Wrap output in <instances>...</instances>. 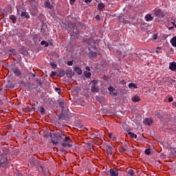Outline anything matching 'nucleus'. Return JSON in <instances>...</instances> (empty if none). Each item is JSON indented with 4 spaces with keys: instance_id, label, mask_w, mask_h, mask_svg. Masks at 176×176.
Masks as SVG:
<instances>
[{
    "instance_id": "9b49d317",
    "label": "nucleus",
    "mask_w": 176,
    "mask_h": 176,
    "mask_svg": "<svg viewBox=\"0 0 176 176\" xmlns=\"http://www.w3.org/2000/svg\"><path fill=\"white\" fill-rule=\"evenodd\" d=\"M113 149V148H112V146H108L106 148L107 154L112 155V153H113V152L112 151Z\"/></svg>"
},
{
    "instance_id": "ddd939ff",
    "label": "nucleus",
    "mask_w": 176,
    "mask_h": 176,
    "mask_svg": "<svg viewBox=\"0 0 176 176\" xmlns=\"http://www.w3.org/2000/svg\"><path fill=\"white\" fill-rule=\"evenodd\" d=\"M91 91H92L93 93H98V91H100V89L98 87L92 86L91 87Z\"/></svg>"
},
{
    "instance_id": "8fccbe9b",
    "label": "nucleus",
    "mask_w": 176,
    "mask_h": 176,
    "mask_svg": "<svg viewBox=\"0 0 176 176\" xmlns=\"http://www.w3.org/2000/svg\"><path fill=\"white\" fill-rule=\"evenodd\" d=\"M121 82H122V83H124V80H122L121 81Z\"/></svg>"
},
{
    "instance_id": "603ef678",
    "label": "nucleus",
    "mask_w": 176,
    "mask_h": 176,
    "mask_svg": "<svg viewBox=\"0 0 176 176\" xmlns=\"http://www.w3.org/2000/svg\"><path fill=\"white\" fill-rule=\"evenodd\" d=\"M173 105H175L176 107V102H173Z\"/></svg>"
},
{
    "instance_id": "393cba45",
    "label": "nucleus",
    "mask_w": 176,
    "mask_h": 176,
    "mask_svg": "<svg viewBox=\"0 0 176 176\" xmlns=\"http://www.w3.org/2000/svg\"><path fill=\"white\" fill-rule=\"evenodd\" d=\"M146 155H151V148H146L145 150Z\"/></svg>"
},
{
    "instance_id": "2f4dec72",
    "label": "nucleus",
    "mask_w": 176,
    "mask_h": 176,
    "mask_svg": "<svg viewBox=\"0 0 176 176\" xmlns=\"http://www.w3.org/2000/svg\"><path fill=\"white\" fill-rule=\"evenodd\" d=\"M119 151L122 153L124 152V148H123V147H121L119 148Z\"/></svg>"
},
{
    "instance_id": "864d4df0",
    "label": "nucleus",
    "mask_w": 176,
    "mask_h": 176,
    "mask_svg": "<svg viewBox=\"0 0 176 176\" xmlns=\"http://www.w3.org/2000/svg\"><path fill=\"white\" fill-rule=\"evenodd\" d=\"M174 151H176V148H174Z\"/></svg>"
},
{
    "instance_id": "9d476101",
    "label": "nucleus",
    "mask_w": 176,
    "mask_h": 176,
    "mask_svg": "<svg viewBox=\"0 0 176 176\" xmlns=\"http://www.w3.org/2000/svg\"><path fill=\"white\" fill-rule=\"evenodd\" d=\"M74 71L78 74V75H82L83 74V72L82 71V69L80 67H74Z\"/></svg>"
},
{
    "instance_id": "0eeeda50",
    "label": "nucleus",
    "mask_w": 176,
    "mask_h": 176,
    "mask_svg": "<svg viewBox=\"0 0 176 176\" xmlns=\"http://www.w3.org/2000/svg\"><path fill=\"white\" fill-rule=\"evenodd\" d=\"M169 69L171 71H175L176 70V63L172 62L169 63Z\"/></svg>"
},
{
    "instance_id": "4468645a",
    "label": "nucleus",
    "mask_w": 176,
    "mask_h": 176,
    "mask_svg": "<svg viewBox=\"0 0 176 176\" xmlns=\"http://www.w3.org/2000/svg\"><path fill=\"white\" fill-rule=\"evenodd\" d=\"M9 19H10V20H11L12 21L13 24H16V16H14V15H10Z\"/></svg>"
},
{
    "instance_id": "f3484780",
    "label": "nucleus",
    "mask_w": 176,
    "mask_h": 176,
    "mask_svg": "<svg viewBox=\"0 0 176 176\" xmlns=\"http://www.w3.org/2000/svg\"><path fill=\"white\" fill-rule=\"evenodd\" d=\"M170 43H171L172 46H174L175 47H176V36L173 37L170 40Z\"/></svg>"
},
{
    "instance_id": "5fc2aeb1",
    "label": "nucleus",
    "mask_w": 176,
    "mask_h": 176,
    "mask_svg": "<svg viewBox=\"0 0 176 176\" xmlns=\"http://www.w3.org/2000/svg\"><path fill=\"white\" fill-rule=\"evenodd\" d=\"M33 76H35V74H33Z\"/></svg>"
},
{
    "instance_id": "3c124183",
    "label": "nucleus",
    "mask_w": 176,
    "mask_h": 176,
    "mask_svg": "<svg viewBox=\"0 0 176 176\" xmlns=\"http://www.w3.org/2000/svg\"><path fill=\"white\" fill-rule=\"evenodd\" d=\"M56 90H61L60 88H56Z\"/></svg>"
},
{
    "instance_id": "79ce46f5",
    "label": "nucleus",
    "mask_w": 176,
    "mask_h": 176,
    "mask_svg": "<svg viewBox=\"0 0 176 176\" xmlns=\"http://www.w3.org/2000/svg\"><path fill=\"white\" fill-rule=\"evenodd\" d=\"M41 112H45V108L41 107Z\"/></svg>"
},
{
    "instance_id": "a19ab883",
    "label": "nucleus",
    "mask_w": 176,
    "mask_h": 176,
    "mask_svg": "<svg viewBox=\"0 0 176 176\" xmlns=\"http://www.w3.org/2000/svg\"><path fill=\"white\" fill-rule=\"evenodd\" d=\"M96 20H100V15H96Z\"/></svg>"
},
{
    "instance_id": "5701e85b",
    "label": "nucleus",
    "mask_w": 176,
    "mask_h": 176,
    "mask_svg": "<svg viewBox=\"0 0 176 176\" xmlns=\"http://www.w3.org/2000/svg\"><path fill=\"white\" fill-rule=\"evenodd\" d=\"M155 115L158 118V119H162L163 118V116H162V114H160V113H159V111H156Z\"/></svg>"
},
{
    "instance_id": "f704fd0d",
    "label": "nucleus",
    "mask_w": 176,
    "mask_h": 176,
    "mask_svg": "<svg viewBox=\"0 0 176 176\" xmlns=\"http://www.w3.org/2000/svg\"><path fill=\"white\" fill-rule=\"evenodd\" d=\"M75 3V0H70V4L74 5Z\"/></svg>"
},
{
    "instance_id": "6ab92c4d",
    "label": "nucleus",
    "mask_w": 176,
    "mask_h": 176,
    "mask_svg": "<svg viewBox=\"0 0 176 176\" xmlns=\"http://www.w3.org/2000/svg\"><path fill=\"white\" fill-rule=\"evenodd\" d=\"M109 138H111V140H113V141H116V137L112 134V133H110L108 134Z\"/></svg>"
},
{
    "instance_id": "f03ea898",
    "label": "nucleus",
    "mask_w": 176,
    "mask_h": 176,
    "mask_svg": "<svg viewBox=\"0 0 176 176\" xmlns=\"http://www.w3.org/2000/svg\"><path fill=\"white\" fill-rule=\"evenodd\" d=\"M0 157V166L3 168L6 167L9 162H10V160H8V154L6 153H3L1 155Z\"/></svg>"
},
{
    "instance_id": "aec40b11",
    "label": "nucleus",
    "mask_w": 176,
    "mask_h": 176,
    "mask_svg": "<svg viewBox=\"0 0 176 176\" xmlns=\"http://www.w3.org/2000/svg\"><path fill=\"white\" fill-rule=\"evenodd\" d=\"M129 89H131V87H133L134 89H138V87H137V85L135 83H130L129 85Z\"/></svg>"
},
{
    "instance_id": "37998d69",
    "label": "nucleus",
    "mask_w": 176,
    "mask_h": 176,
    "mask_svg": "<svg viewBox=\"0 0 176 176\" xmlns=\"http://www.w3.org/2000/svg\"><path fill=\"white\" fill-rule=\"evenodd\" d=\"M155 52L157 53V54H159V53H162V51L156 50Z\"/></svg>"
},
{
    "instance_id": "de8ad7c7",
    "label": "nucleus",
    "mask_w": 176,
    "mask_h": 176,
    "mask_svg": "<svg viewBox=\"0 0 176 176\" xmlns=\"http://www.w3.org/2000/svg\"><path fill=\"white\" fill-rule=\"evenodd\" d=\"M60 74H62V76H64V71H63Z\"/></svg>"
},
{
    "instance_id": "a211bd4d",
    "label": "nucleus",
    "mask_w": 176,
    "mask_h": 176,
    "mask_svg": "<svg viewBox=\"0 0 176 176\" xmlns=\"http://www.w3.org/2000/svg\"><path fill=\"white\" fill-rule=\"evenodd\" d=\"M84 75L85 76V78H91V73L89 72H84Z\"/></svg>"
},
{
    "instance_id": "473e14b6",
    "label": "nucleus",
    "mask_w": 176,
    "mask_h": 176,
    "mask_svg": "<svg viewBox=\"0 0 176 176\" xmlns=\"http://www.w3.org/2000/svg\"><path fill=\"white\" fill-rule=\"evenodd\" d=\"M45 43H46V41H42L41 42V45L42 46H43V45H45Z\"/></svg>"
},
{
    "instance_id": "f257e3e1",
    "label": "nucleus",
    "mask_w": 176,
    "mask_h": 176,
    "mask_svg": "<svg viewBox=\"0 0 176 176\" xmlns=\"http://www.w3.org/2000/svg\"><path fill=\"white\" fill-rule=\"evenodd\" d=\"M58 139L63 140V141L61 142V145L63 146V148H72V144H74V141H72L69 137L66 136L64 138V135H60Z\"/></svg>"
},
{
    "instance_id": "c756f323",
    "label": "nucleus",
    "mask_w": 176,
    "mask_h": 176,
    "mask_svg": "<svg viewBox=\"0 0 176 176\" xmlns=\"http://www.w3.org/2000/svg\"><path fill=\"white\" fill-rule=\"evenodd\" d=\"M153 38L154 41H156V39H157V34H155L153 36Z\"/></svg>"
},
{
    "instance_id": "b1692460",
    "label": "nucleus",
    "mask_w": 176,
    "mask_h": 176,
    "mask_svg": "<svg viewBox=\"0 0 176 176\" xmlns=\"http://www.w3.org/2000/svg\"><path fill=\"white\" fill-rule=\"evenodd\" d=\"M56 75H57V73L56 72H52L50 76H51V78H54V76H56Z\"/></svg>"
},
{
    "instance_id": "cd10ccee",
    "label": "nucleus",
    "mask_w": 176,
    "mask_h": 176,
    "mask_svg": "<svg viewBox=\"0 0 176 176\" xmlns=\"http://www.w3.org/2000/svg\"><path fill=\"white\" fill-rule=\"evenodd\" d=\"M51 142H52V144H54V145L58 144V141H55L54 140H51Z\"/></svg>"
},
{
    "instance_id": "6e6552de",
    "label": "nucleus",
    "mask_w": 176,
    "mask_h": 176,
    "mask_svg": "<svg viewBox=\"0 0 176 176\" xmlns=\"http://www.w3.org/2000/svg\"><path fill=\"white\" fill-rule=\"evenodd\" d=\"M132 101L133 102H140L141 101V98H140V96L136 95L132 97Z\"/></svg>"
},
{
    "instance_id": "a878e982",
    "label": "nucleus",
    "mask_w": 176,
    "mask_h": 176,
    "mask_svg": "<svg viewBox=\"0 0 176 176\" xmlns=\"http://www.w3.org/2000/svg\"><path fill=\"white\" fill-rule=\"evenodd\" d=\"M74 65V60H69L67 62V65H69V67H71Z\"/></svg>"
},
{
    "instance_id": "e433bc0d",
    "label": "nucleus",
    "mask_w": 176,
    "mask_h": 176,
    "mask_svg": "<svg viewBox=\"0 0 176 176\" xmlns=\"http://www.w3.org/2000/svg\"><path fill=\"white\" fill-rule=\"evenodd\" d=\"M112 94H113V96H114V97H116V96H118L117 92H113Z\"/></svg>"
},
{
    "instance_id": "09e8293b",
    "label": "nucleus",
    "mask_w": 176,
    "mask_h": 176,
    "mask_svg": "<svg viewBox=\"0 0 176 176\" xmlns=\"http://www.w3.org/2000/svg\"><path fill=\"white\" fill-rule=\"evenodd\" d=\"M50 46H53V43H50Z\"/></svg>"
},
{
    "instance_id": "72a5a7b5",
    "label": "nucleus",
    "mask_w": 176,
    "mask_h": 176,
    "mask_svg": "<svg viewBox=\"0 0 176 176\" xmlns=\"http://www.w3.org/2000/svg\"><path fill=\"white\" fill-rule=\"evenodd\" d=\"M85 3H89L90 2H91L92 0H84Z\"/></svg>"
},
{
    "instance_id": "4be33fe9",
    "label": "nucleus",
    "mask_w": 176,
    "mask_h": 176,
    "mask_svg": "<svg viewBox=\"0 0 176 176\" xmlns=\"http://www.w3.org/2000/svg\"><path fill=\"white\" fill-rule=\"evenodd\" d=\"M129 135H130L131 138H137V135L134 134V133L129 132Z\"/></svg>"
},
{
    "instance_id": "1a4fd4ad",
    "label": "nucleus",
    "mask_w": 176,
    "mask_h": 176,
    "mask_svg": "<svg viewBox=\"0 0 176 176\" xmlns=\"http://www.w3.org/2000/svg\"><path fill=\"white\" fill-rule=\"evenodd\" d=\"M146 21H152L153 20V16L151 14H147L145 16Z\"/></svg>"
},
{
    "instance_id": "20e7f679",
    "label": "nucleus",
    "mask_w": 176,
    "mask_h": 176,
    "mask_svg": "<svg viewBox=\"0 0 176 176\" xmlns=\"http://www.w3.org/2000/svg\"><path fill=\"white\" fill-rule=\"evenodd\" d=\"M110 176H119V170L116 168H111Z\"/></svg>"
},
{
    "instance_id": "423d86ee",
    "label": "nucleus",
    "mask_w": 176,
    "mask_h": 176,
    "mask_svg": "<svg viewBox=\"0 0 176 176\" xmlns=\"http://www.w3.org/2000/svg\"><path fill=\"white\" fill-rule=\"evenodd\" d=\"M45 8L46 9H53V5H52L49 0H46L45 3Z\"/></svg>"
},
{
    "instance_id": "7ed1b4c3",
    "label": "nucleus",
    "mask_w": 176,
    "mask_h": 176,
    "mask_svg": "<svg viewBox=\"0 0 176 176\" xmlns=\"http://www.w3.org/2000/svg\"><path fill=\"white\" fill-rule=\"evenodd\" d=\"M154 14L155 17H158V19H164V17H166V14L164 13V11L162 10V9L160 8L155 10Z\"/></svg>"
},
{
    "instance_id": "ea45409f",
    "label": "nucleus",
    "mask_w": 176,
    "mask_h": 176,
    "mask_svg": "<svg viewBox=\"0 0 176 176\" xmlns=\"http://www.w3.org/2000/svg\"><path fill=\"white\" fill-rule=\"evenodd\" d=\"M92 82L94 85H97V80H94Z\"/></svg>"
},
{
    "instance_id": "4c0bfd02",
    "label": "nucleus",
    "mask_w": 176,
    "mask_h": 176,
    "mask_svg": "<svg viewBox=\"0 0 176 176\" xmlns=\"http://www.w3.org/2000/svg\"><path fill=\"white\" fill-rule=\"evenodd\" d=\"M86 71H90V67L89 66H87L85 67Z\"/></svg>"
},
{
    "instance_id": "39448f33",
    "label": "nucleus",
    "mask_w": 176,
    "mask_h": 176,
    "mask_svg": "<svg viewBox=\"0 0 176 176\" xmlns=\"http://www.w3.org/2000/svg\"><path fill=\"white\" fill-rule=\"evenodd\" d=\"M144 124H146L147 126H151L152 123H153V120L151 118H145L143 120Z\"/></svg>"
},
{
    "instance_id": "c85d7f7f",
    "label": "nucleus",
    "mask_w": 176,
    "mask_h": 176,
    "mask_svg": "<svg viewBox=\"0 0 176 176\" xmlns=\"http://www.w3.org/2000/svg\"><path fill=\"white\" fill-rule=\"evenodd\" d=\"M108 90H109V91H113L115 90V88H113V87H112V86H110L108 88Z\"/></svg>"
},
{
    "instance_id": "c03bdc74",
    "label": "nucleus",
    "mask_w": 176,
    "mask_h": 176,
    "mask_svg": "<svg viewBox=\"0 0 176 176\" xmlns=\"http://www.w3.org/2000/svg\"><path fill=\"white\" fill-rule=\"evenodd\" d=\"M168 30H174V27H169Z\"/></svg>"
},
{
    "instance_id": "c9c22d12",
    "label": "nucleus",
    "mask_w": 176,
    "mask_h": 176,
    "mask_svg": "<svg viewBox=\"0 0 176 176\" xmlns=\"http://www.w3.org/2000/svg\"><path fill=\"white\" fill-rule=\"evenodd\" d=\"M45 47H49V43L45 42Z\"/></svg>"
},
{
    "instance_id": "2eb2a0df",
    "label": "nucleus",
    "mask_w": 176,
    "mask_h": 176,
    "mask_svg": "<svg viewBox=\"0 0 176 176\" xmlns=\"http://www.w3.org/2000/svg\"><path fill=\"white\" fill-rule=\"evenodd\" d=\"M14 74H15L17 76H20L21 75V72L17 68L13 69Z\"/></svg>"
},
{
    "instance_id": "f8f14e48",
    "label": "nucleus",
    "mask_w": 176,
    "mask_h": 176,
    "mask_svg": "<svg viewBox=\"0 0 176 176\" xmlns=\"http://www.w3.org/2000/svg\"><path fill=\"white\" fill-rule=\"evenodd\" d=\"M104 8H105V5L102 3H100L98 5V10H100V12H102V10H104Z\"/></svg>"
},
{
    "instance_id": "7c9ffc66",
    "label": "nucleus",
    "mask_w": 176,
    "mask_h": 176,
    "mask_svg": "<svg viewBox=\"0 0 176 176\" xmlns=\"http://www.w3.org/2000/svg\"><path fill=\"white\" fill-rule=\"evenodd\" d=\"M168 102H173V101H174V99L173 98V97H170L168 98Z\"/></svg>"
},
{
    "instance_id": "dca6fc26",
    "label": "nucleus",
    "mask_w": 176,
    "mask_h": 176,
    "mask_svg": "<svg viewBox=\"0 0 176 176\" xmlns=\"http://www.w3.org/2000/svg\"><path fill=\"white\" fill-rule=\"evenodd\" d=\"M21 17H25L26 19H30V14H27L25 12H22L21 14Z\"/></svg>"
},
{
    "instance_id": "bb28decb",
    "label": "nucleus",
    "mask_w": 176,
    "mask_h": 176,
    "mask_svg": "<svg viewBox=\"0 0 176 176\" xmlns=\"http://www.w3.org/2000/svg\"><path fill=\"white\" fill-rule=\"evenodd\" d=\"M51 66L52 67V68L54 69H56V68H57V65L56 63H51Z\"/></svg>"
},
{
    "instance_id": "a18cd8bd",
    "label": "nucleus",
    "mask_w": 176,
    "mask_h": 176,
    "mask_svg": "<svg viewBox=\"0 0 176 176\" xmlns=\"http://www.w3.org/2000/svg\"><path fill=\"white\" fill-rule=\"evenodd\" d=\"M172 24H173V25H174V27L176 28V24H175V23L172 22Z\"/></svg>"
},
{
    "instance_id": "412c9836",
    "label": "nucleus",
    "mask_w": 176,
    "mask_h": 176,
    "mask_svg": "<svg viewBox=\"0 0 176 176\" xmlns=\"http://www.w3.org/2000/svg\"><path fill=\"white\" fill-rule=\"evenodd\" d=\"M128 175L129 176H133L134 175V170H133V169H129L128 170Z\"/></svg>"
},
{
    "instance_id": "58836bf2",
    "label": "nucleus",
    "mask_w": 176,
    "mask_h": 176,
    "mask_svg": "<svg viewBox=\"0 0 176 176\" xmlns=\"http://www.w3.org/2000/svg\"><path fill=\"white\" fill-rule=\"evenodd\" d=\"M59 104L61 107V108H64V104H63V102H60Z\"/></svg>"
},
{
    "instance_id": "49530a36",
    "label": "nucleus",
    "mask_w": 176,
    "mask_h": 176,
    "mask_svg": "<svg viewBox=\"0 0 176 176\" xmlns=\"http://www.w3.org/2000/svg\"><path fill=\"white\" fill-rule=\"evenodd\" d=\"M156 49L158 50H162V47H157Z\"/></svg>"
}]
</instances>
